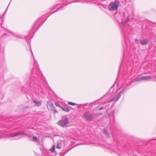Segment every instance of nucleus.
<instances>
[{"mask_svg": "<svg viewBox=\"0 0 156 156\" xmlns=\"http://www.w3.org/2000/svg\"><path fill=\"white\" fill-rule=\"evenodd\" d=\"M140 44L142 45H144L147 44V39L142 40L140 42Z\"/></svg>", "mask_w": 156, "mask_h": 156, "instance_id": "obj_9", "label": "nucleus"}, {"mask_svg": "<svg viewBox=\"0 0 156 156\" xmlns=\"http://www.w3.org/2000/svg\"><path fill=\"white\" fill-rule=\"evenodd\" d=\"M55 146H54L53 148L50 149V151L51 152H53L55 151Z\"/></svg>", "mask_w": 156, "mask_h": 156, "instance_id": "obj_17", "label": "nucleus"}, {"mask_svg": "<svg viewBox=\"0 0 156 156\" xmlns=\"http://www.w3.org/2000/svg\"><path fill=\"white\" fill-rule=\"evenodd\" d=\"M53 112L54 113H56L57 112V111L56 109H55L53 110Z\"/></svg>", "mask_w": 156, "mask_h": 156, "instance_id": "obj_23", "label": "nucleus"}, {"mask_svg": "<svg viewBox=\"0 0 156 156\" xmlns=\"http://www.w3.org/2000/svg\"><path fill=\"white\" fill-rule=\"evenodd\" d=\"M103 109V107H101V108H100V109H99V110H101Z\"/></svg>", "mask_w": 156, "mask_h": 156, "instance_id": "obj_25", "label": "nucleus"}, {"mask_svg": "<svg viewBox=\"0 0 156 156\" xmlns=\"http://www.w3.org/2000/svg\"><path fill=\"white\" fill-rule=\"evenodd\" d=\"M62 8H63V6H62L61 7H60L58 8V9H57L55 11L52 12V13H54L56 12L57 11H59L60 9H61Z\"/></svg>", "mask_w": 156, "mask_h": 156, "instance_id": "obj_18", "label": "nucleus"}, {"mask_svg": "<svg viewBox=\"0 0 156 156\" xmlns=\"http://www.w3.org/2000/svg\"><path fill=\"white\" fill-rule=\"evenodd\" d=\"M56 147H57V148H58V149L61 148V145L59 143H58L57 144Z\"/></svg>", "mask_w": 156, "mask_h": 156, "instance_id": "obj_13", "label": "nucleus"}, {"mask_svg": "<svg viewBox=\"0 0 156 156\" xmlns=\"http://www.w3.org/2000/svg\"><path fill=\"white\" fill-rule=\"evenodd\" d=\"M11 33L12 34H13V35L14 36V37H15L16 38H21V37H20V36H17V35H16L15 34L13 33V32H11Z\"/></svg>", "mask_w": 156, "mask_h": 156, "instance_id": "obj_12", "label": "nucleus"}, {"mask_svg": "<svg viewBox=\"0 0 156 156\" xmlns=\"http://www.w3.org/2000/svg\"><path fill=\"white\" fill-rule=\"evenodd\" d=\"M33 140L35 142H39V140L38 139L37 137L34 136L32 138V140Z\"/></svg>", "mask_w": 156, "mask_h": 156, "instance_id": "obj_11", "label": "nucleus"}, {"mask_svg": "<svg viewBox=\"0 0 156 156\" xmlns=\"http://www.w3.org/2000/svg\"><path fill=\"white\" fill-rule=\"evenodd\" d=\"M126 89L124 88L116 96L114 97L110 101V102L113 101L115 102L117 101L120 98L121 94H123L126 91Z\"/></svg>", "mask_w": 156, "mask_h": 156, "instance_id": "obj_5", "label": "nucleus"}, {"mask_svg": "<svg viewBox=\"0 0 156 156\" xmlns=\"http://www.w3.org/2000/svg\"><path fill=\"white\" fill-rule=\"evenodd\" d=\"M102 113H97L94 114V115L96 116H99L100 115H102Z\"/></svg>", "mask_w": 156, "mask_h": 156, "instance_id": "obj_19", "label": "nucleus"}, {"mask_svg": "<svg viewBox=\"0 0 156 156\" xmlns=\"http://www.w3.org/2000/svg\"><path fill=\"white\" fill-rule=\"evenodd\" d=\"M119 5V2L115 0V2L111 3L109 4L108 7V9L111 11L117 10Z\"/></svg>", "mask_w": 156, "mask_h": 156, "instance_id": "obj_1", "label": "nucleus"}, {"mask_svg": "<svg viewBox=\"0 0 156 156\" xmlns=\"http://www.w3.org/2000/svg\"><path fill=\"white\" fill-rule=\"evenodd\" d=\"M33 102L35 103L37 106H40L41 104V103L40 101H34Z\"/></svg>", "mask_w": 156, "mask_h": 156, "instance_id": "obj_8", "label": "nucleus"}, {"mask_svg": "<svg viewBox=\"0 0 156 156\" xmlns=\"http://www.w3.org/2000/svg\"><path fill=\"white\" fill-rule=\"evenodd\" d=\"M142 79L144 80L148 81L151 79V77L150 76H142Z\"/></svg>", "mask_w": 156, "mask_h": 156, "instance_id": "obj_7", "label": "nucleus"}, {"mask_svg": "<svg viewBox=\"0 0 156 156\" xmlns=\"http://www.w3.org/2000/svg\"><path fill=\"white\" fill-rule=\"evenodd\" d=\"M31 53H32V55H33V52H32V51L31 50ZM33 58H34V57H33Z\"/></svg>", "mask_w": 156, "mask_h": 156, "instance_id": "obj_26", "label": "nucleus"}, {"mask_svg": "<svg viewBox=\"0 0 156 156\" xmlns=\"http://www.w3.org/2000/svg\"><path fill=\"white\" fill-rule=\"evenodd\" d=\"M121 23H122V24H123V21H122L121 22Z\"/></svg>", "mask_w": 156, "mask_h": 156, "instance_id": "obj_28", "label": "nucleus"}, {"mask_svg": "<svg viewBox=\"0 0 156 156\" xmlns=\"http://www.w3.org/2000/svg\"><path fill=\"white\" fill-rule=\"evenodd\" d=\"M34 66H35L34 68H33L32 70V73L31 76L30 77L31 79H32V77H33L34 75L36 73L37 75H40L41 74V72L39 68L38 65H37V62L34 59Z\"/></svg>", "mask_w": 156, "mask_h": 156, "instance_id": "obj_2", "label": "nucleus"}, {"mask_svg": "<svg viewBox=\"0 0 156 156\" xmlns=\"http://www.w3.org/2000/svg\"><path fill=\"white\" fill-rule=\"evenodd\" d=\"M27 136L28 137V139L32 141V137L31 136L29 135V136Z\"/></svg>", "mask_w": 156, "mask_h": 156, "instance_id": "obj_20", "label": "nucleus"}, {"mask_svg": "<svg viewBox=\"0 0 156 156\" xmlns=\"http://www.w3.org/2000/svg\"><path fill=\"white\" fill-rule=\"evenodd\" d=\"M35 24H37V22Z\"/></svg>", "mask_w": 156, "mask_h": 156, "instance_id": "obj_30", "label": "nucleus"}, {"mask_svg": "<svg viewBox=\"0 0 156 156\" xmlns=\"http://www.w3.org/2000/svg\"><path fill=\"white\" fill-rule=\"evenodd\" d=\"M69 122L68 118L66 116L62 117L61 120L58 122V123L61 126L65 127Z\"/></svg>", "mask_w": 156, "mask_h": 156, "instance_id": "obj_3", "label": "nucleus"}, {"mask_svg": "<svg viewBox=\"0 0 156 156\" xmlns=\"http://www.w3.org/2000/svg\"><path fill=\"white\" fill-rule=\"evenodd\" d=\"M62 110L66 112H69L70 111V109L68 107H63L62 108Z\"/></svg>", "mask_w": 156, "mask_h": 156, "instance_id": "obj_10", "label": "nucleus"}, {"mask_svg": "<svg viewBox=\"0 0 156 156\" xmlns=\"http://www.w3.org/2000/svg\"><path fill=\"white\" fill-rule=\"evenodd\" d=\"M7 8H8V7L6 9L4 13L3 14V15L2 16H4L5 14V13L6 12V11L7 10Z\"/></svg>", "mask_w": 156, "mask_h": 156, "instance_id": "obj_24", "label": "nucleus"}, {"mask_svg": "<svg viewBox=\"0 0 156 156\" xmlns=\"http://www.w3.org/2000/svg\"><path fill=\"white\" fill-rule=\"evenodd\" d=\"M105 133L106 134H107V132H105Z\"/></svg>", "mask_w": 156, "mask_h": 156, "instance_id": "obj_29", "label": "nucleus"}, {"mask_svg": "<svg viewBox=\"0 0 156 156\" xmlns=\"http://www.w3.org/2000/svg\"><path fill=\"white\" fill-rule=\"evenodd\" d=\"M129 21V17H127V19L126 20V23H128V22Z\"/></svg>", "mask_w": 156, "mask_h": 156, "instance_id": "obj_22", "label": "nucleus"}, {"mask_svg": "<svg viewBox=\"0 0 156 156\" xmlns=\"http://www.w3.org/2000/svg\"><path fill=\"white\" fill-rule=\"evenodd\" d=\"M55 105L57 107H60V108H62V107L57 102H55Z\"/></svg>", "mask_w": 156, "mask_h": 156, "instance_id": "obj_14", "label": "nucleus"}, {"mask_svg": "<svg viewBox=\"0 0 156 156\" xmlns=\"http://www.w3.org/2000/svg\"><path fill=\"white\" fill-rule=\"evenodd\" d=\"M21 135H26L27 136H29V134L28 133H25L24 132H16L15 133H11L9 135V138L10 139H12L14 137L19 136ZM13 139H11V140H13Z\"/></svg>", "mask_w": 156, "mask_h": 156, "instance_id": "obj_4", "label": "nucleus"}, {"mask_svg": "<svg viewBox=\"0 0 156 156\" xmlns=\"http://www.w3.org/2000/svg\"><path fill=\"white\" fill-rule=\"evenodd\" d=\"M68 104H69L70 105H76V103H74L73 102H68Z\"/></svg>", "mask_w": 156, "mask_h": 156, "instance_id": "obj_15", "label": "nucleus"}, {"mask_svg": "<svg viewBox=\"0 0 156 156\" xmlns=\"http://www.w3.org/2000/svg\"><path fill=\"white\" fill-rule=\"evenodd\" d=\"M5 135H0V138H5Z\"/></svg>", "mask_w": 156, "mask_h": 156, "instance_id": "obj_21", "label": "nucleus"}, {"mask_svg": "<svg viewBox=\"0 0 156 156\" xmlns=\"http://www.w3.org/2000/svg\"><path fill=\"white\" fill-rule=\"evenodd\" d=\"M84 116L85 118L89 121H91L93 119L92 115L88 112H86L84 114Z\"/></svg>", "mask_w": 156, "mask_h": 156, "instance_id": "obj_6", "label": "nucleus"}, {"mask_svg": "<svg viewBox=\"0 0 156 156\" xmlns=\"http://www.w3.org/2000/svg\"><path fill=\"white\" fill-rule=\"evenodd\" d=\"M142 77H139L136 80L137 81H140L141 80H143L142 79Z\"/></svg>", "mask_w": 156, "mask_h": 156, "instance_id": "obj_16", "label": "nucleus"}, {"mask_svg": "<svg viewBox=\"0 0 156 156\" xmlns=\"http://www.w3.org/2000/svg\"><path fill=\"white\" fill-rule=\"evenodd\" d=\"M51 106H52V107H54V105H53V104L51 105Z\"/></svg>", "mask_w": 156, "mask_h": 156, "instance_id": "obj_27", "label": "nucleus"}]
</instances>
